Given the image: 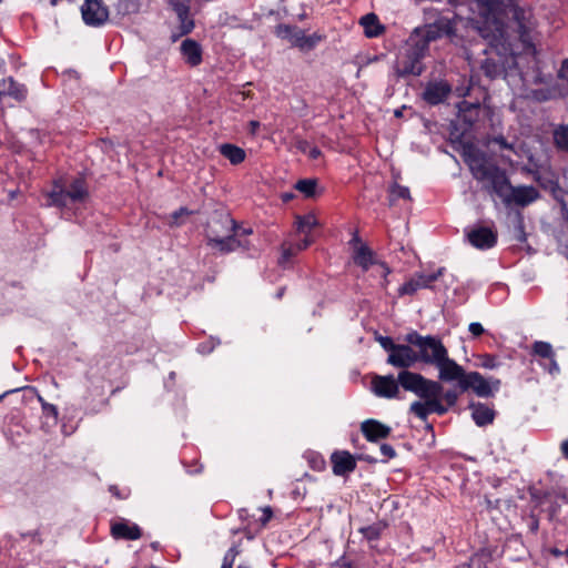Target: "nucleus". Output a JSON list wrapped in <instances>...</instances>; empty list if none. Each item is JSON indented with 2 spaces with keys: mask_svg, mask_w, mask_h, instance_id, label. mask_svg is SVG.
<instances>
[{
  "mask_svg": "<svg viewBox=\"0 0 568 568\" xmlns=\"http://www.w3.org/2000/svg\"><path fill=\"white\" fill-rule=\"evenodd\" d=\"M183 36L184 34H180V31L178 33L173 32L172 36H171V41L172 42H176Z\"/></svg>",
  "mask_w": 568,
  "mask_h": 568,
  "instance_id": "obj_56",
  "label": "nucleus"
},
{
  "mask_svg": "<svg viewBox=\"0 0 568 568\" xmlns=\"http://www.w3.org/2000/svg\"><path fill=\"white\" fill-rule=\"evenodd\" d=\"M262 516L260 517V523L262 526H266V524L272 519L273 517V509L271 506H265L261 508Z\"/></svg>",
  "mask_w": 568,
  "mask_h": 568,
  "instance_id": "obj_44",
  "label": "nucleus"
},
{
  "mask_svg": "<svg viewBox=\"0 0 568 568\" xmlns=\"http://www.w3.org/2000/svg\"><path fill=\"white\" fill-rule=\"evenodd\" d=\"M48 196L50 200L49 204L60 209L65 207L69 203H71L65 189L59 181L53 183V189L48 194Z\"/></svg>",
  "mask_w": 568,
  "mask_h": 568,
  "instance_id": "obj_28",
  "label": "nucleus"
},
{
  "mask_svg": "<svg viewBox=\"0 0 568 568\" xmlns=\"http://www.w3.org/2000/svg\"><path fill=\"white\" fill-rule=\"evenodd\" d=\"M39 400L41 403L43 417L50 420L53 425H55L59 417L58 407L53 404L47 403L41 396H39Z\"/></svg>",
  "mask_w": 568,
  "mask_h": 568,
  "instance_id": "obj_36",
  "label": "nucleus"
},
{
  "mask_svg": "<svg viewBox=\"0 0 568 568\" xmlns=\"http://www.w3.org/2000/svg\"><path fill=\"white\" fill-rule=\"evenodd\" d=\"M493 143L497 144L500 150H509L515 151V146L513 143H509L504 135L494 136L491 140Z\"/></svg>",
  "mask_w": 568,
  "mask_h": 568,
  "instance_id": "obj_42",
  "label": "nucleus"
},
{
  "mask_svg": "<svg viewBox=\"0 0 568 568\" xmlns=\"http://www.w3.org/2000/svg\"><path fill=\"white\" fill-rule=\"evenodd\" d=\"M469 244L478 250L485 251L497 244V232L488 226H474L465 230Z\"/></svg>",
  "mask_w": 568,
  "mask_h": 568,
  "instance_id": "obj_10",
  "label": "nucleus"
},
{
  "mask_svg": "<svg viewBox=\"0 0 568 568\" xmlns=\"http://www.w3.org/2000/svg\"><path fill=\"white\" fill-rule=\"evenodd\" d=\"M0 95H9L17 101H22L27 97V89L23 84L16 82L12 77H9L0 82Z\"/></svg>",
  "mask_w": 568,
  "mask_h": 568,
  "instance_id": "obj_24",
  "label": "nucleus"
},
{
  "mask_svg": "<svg viewBox=\"0 0 568 568\" xmlns=\"http://www.w3.org/2000/svg\"><path fill=\"white\" fill-rule=\"evenodd\" d=\"M452 92V87L446 81L429 82L424 92L423 99L430 105L443 103Z\"/></svg>",
  "mask_w": 568,
  "mask_h": 568,
  "instance_id": "obj_17",
  "label": "nucleus"
},
{
  "mask_svg": "<svg viewBox=\"0 0 568 568\" xmlns=\"http://www.w3.org/2000/svg\"><path fill=\"white\" fill-rule=\"evenodd\" d=\"M251 234H253V229L252 227H241L237 224V239H241L242 236H248Z\"/></svg>",
  "mask_w": 568,
  "mask_h": 568,
  "instance_id": "obj_49",
  "label": "nucleus"
},
{
  "mask_svg": "<svg viewBox=\"0 0 568 568\" xmlns=\"http://www.w3.org/2000/svg\"><path fill=\"white\" fill-rule=\"evenodd\" d=\"M531 353L534 356L547 361V363L544 364V368L547 369L550 374L559 373V365L555 358V352L550 343L544 341H536L532 344Z\"/></svg>",
  "mask_w": 568,
  "mask_h": 568,
  "instance_id": "obj_19",
  "label": "nucleus"
},
{
  "mask_svg": "<svg viewBox=\"0 0 568 568\" xmlns=\"http://www.w3.org/2000/svg\"><path fill=\"white\" fill-rule=\"evenodd\" d=\"M381 453L384 457V462H387L396 456V452H395L394 447L389 444H382Z\"/></svg>",
  "mask_w": 568,
  "mask_h": 568,
  "instance_id": "obj_43",
  "label": "nucleus"
},
{
  "mask_svg": "<svg viewBox=\"0 0 568 568\" xmlns=\"http://www.w3.org/2000/svg\"><path fill=\"white\" fill-rule=\"evenodd\" d=\"M416 37H409L403 52L396 59L395 73L399 78L418 77L424 71L423 59L427 52L422 44L415 42Z\"/></svg>",
  "mask_w": 568,
  "mask_h": 568,
  "instance_id": "obj_6",
  "label": "nucleus"
},
{
  "mask_svg": "<svg viewBox=\"0 0 568 568\" xmlns=\"http://www.w3.org/2000/svg\"><path fill=\"white\" fill-rule=\"evenodd\" d=\"M567 73H568V58L565 59L562 62H561V67H560V70L558 72V77L560 79H568L567 78Z\"/></svg>",
  "mask_w": 568,
  "mask_h": 568,
  "instance_id": "obj_48",
  "label": "nucleus"
},
{
  "mask_svg": "<svg viewBox=\"0 0 568 568\" xmlns=\"http://www.w3.org/2000/svg\"><path fill=\"white\" fill-rule=\"evenodd\" d=\"M478 365L486 369H494V368H497L500 365V363L496 355L483 354L479 356Z\"/></svg>",
  "mask_w": 568,
  "mask_h": 568,
  "instance_id": "obj_38",
  "label": "nucleus"
},
{
  "mask_svg": "<svg viewBox=\"0 0 568 568\" xmlns=\"http://www.w3.org/2000/svg\"><path fill=\"white\" fill-rule=\"evenodd\" d=\"M297 253V251L294 248L293 244H290L288 246L283 245L282 246V255L278 260L280 265L284 266L286 263L290 262L292 256H294Z\"/></svg>",
  "mask_w": 568,
  "mask_h": 568,
  "instance_id": "obj_41",
  "label": "nucleus"
},
{
  "mask_svg": "<svg viewBox=\"0 0 568 568\" xmlns=\"http://www.w3.org/2000/svg\"><path fill=\"white\" fill-rule=\"evenodd\" d=\"M194 214L193 211L189 210L187 207L185 206H181L180 209H178L176 211H174L171 215H170V226H180L183 224V221H181L180 219L182 216H190Z\"/></svg>",
  "mask_w": 568,
  "mask_h": 568,
  "instance_id": "obj_37",
  "label": "nucleus"
},
{
  "mask_svg": "<svg viewBox=\"0 0 568 568\" xmlns=\"http://www.w3.org/2000/svg\"><path fill=\"white\" fill-rule=\"evenodd\" d=\"M550 554L556 557V558H559V557H562L565 556V550H560L558 548H551L550 549Z\"/></svg>",
  "mask_w": 568,
  "mask_h": 568,
  "instance_id": "obj_54",
  "label": "nucleus"
},
{
  "mask_svg": "<svg viewBox=\"0 0 568 568\" xmlns=\"http://www.w3.org/2000/svg\"><path fill=\"white\" fill-rule=\"evenodd\" d=\"M304 457L313 470L323 471L326 468V462L322 454L310 450L305 453Z\"/></svg>",
  "mask_w": 568,
  "mask_h": 568,
  "instance_id": "obj_33",
  "label": "nucleus"
},
{
  "mask_svg": "<svg viewBox=\"0 0 568 568\" xmlns=\"http://www.w3.org/2000/svg\"><path fill=\"white\" fill-rule=\"evenodd\" d=\"M239 555V550L235 547H231L224 555L221 568H233L234 560Z\"/></svg>",
  "mask_w": 568,
  "mask_h": 568,
  "instance_id": "obj_40",
  "label": "nucleus"
},
{
  "mask_svg": "<svg viewBox=\"0 0 568 568\" xmlns=\"http://www.w3.org/2000/svg\"><path fill=\"white\" fill-rule=\"evenodd\" d=\"M361 430L364 437L372 443H377L381 439H385L392 433V428L389 426L373 418L364 420L361 425Z\"/></svg>",
  "mask_w": 568,
  "mask_h": 568,
  "instance_id": "obj_18",
  "label": "nucleus"
},
{
  "mask_svg": "<svg viewBox=\"0 0 568 568\" xmlns=\"http://www.w3.org/2000/svg\"><path fill=\"white\" fill-rule=\"evenodd\" d=\"M465 161L473 178L483 184V189L490 194H496L507 206L511 204L526 206L539 196L534 186H513L506 170L485 152L474 150L467 153Z\"/></svg>",
  "mask_w": 568,
  "mask_h": 568,
  "instance_id": "obj_1",
  "label": "nucleus"
},
{
  "mask_svg": "<svg viewBox=\"0 0 568 568\" xmlns=\"http://www.w3.org/2000/svg\"><path fill=\"white\" fill-rule=\"evenodd\" d=\"M375 339L382 348L388 352L387 364L403 369H408L417 362V352L413 349L410 344H396L392 337L377 335Z\"/></svg>",
  "mask_w": 568,
  "mask_h": 568,
  "instance_id": "obj_7",
  "label": "nucleus"
},
{
  "mask_svg": "<svg viewBox=\"0 0 568 568\" xmlns=\"http://www.w3.org/2000/svg\"><path fill=\"white\" fill-rule=\"evenodd\" d=\"M565 557H566V560L568 562V548L565 550Z\"/></svg>",
  "mask_w": 568,
  "mask_h": 568,
  "instance_id": "obj_64",
  "label": "nucleus"
},
{
  "mask_svg": "<svg viewBox=\"0 0 568 568\" xmlns=\"http://www.w3.org/2000/svg\"><path fill=\"white\" fill-rule=\"evenodd\" d=\"M530 524H529V528L531 530V532L536 534L538 531V528H539V520L536 516L531 515L530 516Z\"/></svg>",
  "mask_w": 568,
  "mask_h": 568,
  "instance_id": "obj_51",
  "label": "nucleus"
},
{
  "mask_svg": "<svg viewBox=\"0 0 568 568\" xmlns=\"http://www.w3.org/2000/svg\"><path fill=\"white\" fill-rule=\"evenodd\" d=\"M455 34L454 20L440 17L435 22L426 24L424 28H416L409 37H416L415 42L422 44L428 51L429 43L444 36L450 37Z\"/></svg>",
  "mask_w": 568,
  "mask_h": 568,
  "instance_id": "obj_8",
  "label": "nucleus"
},
{
  "mask_svg": "<svg viewBox=\"0 0 568 568\" xmlns=\"http://www.w3.org/2000/svg\"><path fill=\"white\" fill-rule=\"evenodd\" d=\"M552 140L557 150L568 152V124H558L552 131Z\"/></svg>",
  "mask_w": 568,
  "mask_h": 568,
  "instance_id": "obj_30",
  "label": "nucleus"
},
{
  "mask_svg": "<svg viewBox=\"0 0 568 568\" xmlns=\"http://www.w3.org/2000/svg\"><path fill=\"white\" fill-rule=\"evenodd\" d=\"M469 408L471 409V418L477 426L485 427L494 423L496 412L488 405L480 402L470 403Z\"/></svg>",
  "mask_w": 568,
  "mask_h": 568,
  "instance_id": "obj_21",
  "label": "nucleus"
},
{
  "mask_svg": "<svg viewBox=\"0 0 568 568\" xmlns=\"http://www.w3.org/2000/svg\"><path fill=\"white\" fill-rule=\"evenodd\" d=\"M468 331L473 335V337H479L485 333L483 325L478 322L470 323L468 326Z\"/></svg>",
  "mask_w": 568,
  "mask_h": 568,
  "instance_id": "obj_45",
  "label": "nucleus"
},
{
  "mask_svg": "<svg viewBox=\"0 0 568 568\" xmlns=\"http://www.w3.org/2000/svg\"><path fill=\"white\" fill-rule=\"evenodd\" d=\"M385 528L386 524L378 521L368 526L361 527L358 532H361L367 541H375L381 538Z\"/></svg>",
  "mask_w": 568,
  "mask_h": 568,
  "instance_id": "obj_32",
  "label": "nucleus"
},
{
  "mask_svg": "<svg viewBox=\"0 0 568 568\" xmlns=\"http://www.w3.org/2000/svg\"><path fill=\"white\" fill-rule=\"evenodd\" d=\"M479 114V105L463 101L459 104L458 120L465 124L464 131L470 130Z\"/></svg>",
  "mask_w": 568,
  "mask_h": 568,
  "instance_id": "obj_23",
  "label": "nucleus"
},
{
  "mask_svg": "<svg viewBox=\"0 0 568 568\" xmlns=\"http://www.w3.org/2000/svg\"><path fill=\"white\" fill-rule=\"evenodd\" d=\"M317 225V219L314 214L297 216L296 229L300 233L308 234Z\"/></svg>",
  "mask_w": 568,
  "mask_h": 568,
  "instance_id": "obj_34",
  "label": "nucleus"
},
{
  "mask_svg": "<svg viewBox=\"0 0 568 568\" xmlns=\"http://www.w3.org/2000/svg\"><path fill=\"white\" fill-rule=\"evenodd\" d=\"M484 74L490 80L497 79L505 74V65L499 60L486 58L480 65Z\"/></svg>",
  "mask_w": 568,
  "mask_h": 568,
  "instance_id": "obj_29",
  "label": "nucleus"
},
{
  "mask_svg": "<svg viewBox=\"0 0 568 568\" xmlns=\"http://www.w3.org/2000/svg\"><path fill=\"white\" fill-rule=\"evenodd\" d=\"M236 568H250V567L246 565H239Z\"/></svg>",
  "mask_w": 568,
  "mask_h": 568,
  "instance_id": "obj_63",
  "label": "nucleus"
},
{
  "mask_svg": "<svg viewBox=\"0 0 568 568\" xmlns=\"http://www.w3.org/2000/svg\"><path fill=\"white\" fill-rule=\"evenodd\" d=\"M84 23L90 27H100L109 19V9L102 0H85L81 7Z\"/></svg>",
  "mask_w": 568,
  "mask_h": 568,
  "instance_id": "obj_11",
  "label": "nucleus"
},
{
  "mask_svg": "<svg viewBox=\"0 0 568 568\" xmlns=\"http://www.w3.org/2000/svg\"><path fill=\"white\" fill-rule=\"evenodd\" d=\"M352 260L363 272H367L373 265H379L384 270L385 284L387 283L390 268L385 262L376 260L375 252L368 245L356 247V250L352 252Z\"/></svg>",
  "mask_w": 568,
  "mask_h": 568,
  "instance_id": "obj_12",
  "label": "nucleus"
},
{
  "mask_svg": "<svg viewBox=\"0 0 568 568\" xmlns=\"http://www.w3.org/2000/svg\"><path fill=\"white\" fill-rule=\"evenodd\" d=\"M219 152L233 165L241 164L246 158V153L242 148L231 143L221 144Z\"/></svg>",
  "mask_w": 568,
  "mask_h": 568,
  "instance_id": "obj_26",
  "label": "nucleus"
},
{
  "mask_svg": "<svg viewBox=\"0 0 568 568\" xmlns=\"http://www.w3.org/2000/svg\"><path fill=\"white\" fill-rule=\"evenodd\" d=\"M173 10L180 22L178 28L180 30V34H190L195 28L194 19L191 17L190 7L184 2H176L173 6Z\"/></svg>",
  "mask_w": 568,
  "mask_h": 568,
  "instance_id": "obj_22",
  "label": "nucleus"
},
{
  "mask_svg": "<svg viewBox=\"0 0 568 568\" xmlns=\"http://www.w3.org/2000/svg\"><path fill=\"white\" fill-rule=\"evenodd\" d=\"M239 515H240V518H244V517L248 516L246 509H240Z\"/></svg>",
  "mask_w": 568,
  "mask_h": 568,
  "instance_id": "obj_60",
  "label": "nucleus"
},
{
  "mask_svg": "<svg viewBox=\"0 0 568 568\" xmlns=\"http://www.w3.org/2000/svg\"><path fill=\"white\" fill-rule=\"evenodd\" d=\"M293 197V194H285L283 196V199L286 201V200H291Z\"/></svg>",
  "mask_w": 568,
  "mask_h": 568,
  "instance_id": "obj_62",
  "label": "nucleus"
},
{
  "mask_svg": "<svg viewBox=\"0 0 568 568\" xmlns=\"http://www.w3.org/2000/svg\"><path fill=\"white\" fill-rule=\"evenodd\" d=\"M71 203H81L89 196L88 186L83 178L74 179L65 190Z\"/></svg>",
  "mask_w": 568,
  "mask_h": 568,
  "instance_id": "obj_25",
  "label": "nucleus"
},
{
  "mask_svg": "<svg viewBox=\"0 0 568 568\" xmlns=\"http://www.w3.org/2000/svg\"><path fill=\"white\" fill-rule=\"evenodd\" d=\"M562 456L568 459V439L564 440L560 445Z\"/></svg>",
  "mask_w": 568,
  "mask_h": 568,
  "instance_id": "obj_52",
  "label": "nucleus"
},
{
  "mask_svg": "<svg viewBox=\"0 0 568 568\" xmlns=\"http://www.w3.org/2000/svg\"><path fill=\"white\" fill-rule=\"evenodd\" d=\"M359 23L364 28V33L367 38H376L384 31V27L379 23L375 13L363 16Z\"/></svg>",
  "mask_w": 568,
  "mask_h": 568,
  "instance_id": "obj_27",
  "label": "nucleus"
},
{
  "mask_svg": "<svg viewBox=\"0 0 568 568\" xmlns=\"http://www.w3.org/2000/svg\"><path fill=\"white\" fill-rule=\"evenodd\" d=\"M440 275L442 270L430 274L416 273L412 278L398 287V296L414 295L422 288H429Z\"/></svg>",
  "mask_w": 568,
  "mask_h": 568,
  "instance_id": "obj_13",
  "label": "nucleus"
},
{
  "mask_svg": "<svg viewBox=\"0 0 568 568\" xmlns=\"http://www.w3.org/2000/svg\"><path fill=\"white\" fill-rule=\"evenodd\" d=\"M308 145H310V144H308V142H307V141H305V140H302V141H298V142H297V149H298L300 151H302L303 153H306V152H307Z\"/></svg>",
  "mask_w": 568,
  "mask_h": 568,
  "instance_id": "obj_53",
  "label": "nucleus"
},
{
  "mask_svg": "<svg viewBox=\"0 0 568 568\" xmlns=\"http://www.w3.org/2000/svg\"><path fill=\"white\" fill-rule=\"evenodd\" d=\"M311 243H312V240L308 239V236L306 235L303 240H300L296 243H292V244L297 252H301V251L307 248L311 245Z\"/></svg>",
  "mask_w": 568,
  "mask_h": 568,
  "instance_id": "obj_47",
  "label": "nucleus"
},
{
  "mask_svg": "<svg viewBox=\"0 0 568 568\" xmlns=\"http://www.w3.org/2000/svg\"><path fill=\"white\" fill-rule=\"evenodd\" d=\"M397 376L399 386L423 399L413 402L409 407V413L423 422H426L430 414L438 416L447 414L458 402L457 389L444 390L442 381L428 379L408 369L400 371Z\"/></svg>",
  "mask_w": 568,
  "mask_h": 568,
  "instance_id": "obj_2",
  "label": "nucleus"
},
{
  "mask_svg": "<svg viewBox=\"0 0 568 568\" xmlns=\"http://www.w3.org/2000/svg\"><path fill=\"white\" fill-rule=\"evenodd\" d=\"M457 369H453L445 382H457L455 387L458 392V396L462 393L471 389L478 397L489 398L494 397L500 388L501 382L499 378L489 377L485 378L478 372H466L465 368L457 364Z\"/></svg>",
  "mask_w": 568,
  "mask_h": 568,
  "instance_id": "obj_5",
  "label": "nucleus"
},
{
  "mask_svg": "<svg viewBox=\"0 0 568 568\" xmlns=\"http://www.w3.org/2000/svg\"><path fill=\"white\" fill-rule=\"evenodd\" d=\"M515 232H516L515 237H516V240L518 242H520V243L526 242L527 235H526V232H525L524 217L519 213L516 216Z\"/></svg>",
  "mask_w": 568,
  "mask_h": 568,
  "instance_id": "obj_39",
  "label": "nucleus"
},
{
  "mask_svg": "<svg viewBox=\"0 0 568 568\" xmlns=\"http://www.w3.org/2000/svg\"><path fill=\"white\" fill-rule=\"evenodd\" d=\"M284 293H285V287L284 286L280 287L277 293H276V298H278V300L282 298Z\"/></svg>",
  "mask_w": 568,
  "mask_h": 568,
  "instance_id": "obj_58",
  "label": "nucleus"
},
{
  "mask_svg": "<svg viewBox=\"0 0 568 568\" xmlns=\"http://www.w3.org/2000/svg\"><path fill=\"white\" fill-rule=\"evenodd\" d=\"M322 155V151L317 146H313L308 150V158L312 160H316Z\"/></svg>",
  "mask_w": 568,
  "mask_h": 568,
  "instance_id": "obj_50",
  "label": "nucleus"
},
{
  "mask_svg": "<svg viewBox=\"0 0 568 568\" xmlns=\"http://www.w3.org/2000/svg\"><path fill=\"white\" fill-rule=\"evenodd\" d=\"M333 474L336 476H346L356 468L355 457L347 450H335L331 455Z\"/></svg>",
  "mask_w": 568,
  "mask_h": 568,
  "instance_id": "obj_16",
  "label": "nucleus"
},
{
  "mask_svg": "<svg viewBox=\"0 0 568 568\" xmlns=\"http://www.w3.org/2000/svg\"><path fill=\"white\" fill-rule=\"evenodd\" d=\"M206 245L227 254L239 248L250 250L247 240L237 239V222L229 214H219L207 224L205 231Z\"/></svg>",
  "mask_w": 568,
  "mask_h": 568,
  "instance_id": "obj_4",
  "label": "nucleus"
},
{
  "mask_svg": "<svg viewBox=\"0 0 568 568\" xmlns=\"http://www.w3.org/2000/svg\"><path fill=\"white\" fill-rule=\"evenodd\" d=\"M372 388L378 397L395 398L399 392L398 377L395 378L393 375H377L372 381Z\"/></svg>",
  "mask_w": 568,
  "mask_h": 568,
  "instance_id": "obj_14",
  "label": "nucleus"
},
{
  "mask_svg": "<svg viewBox=\"0 0 568 568\" xmlns=\"http://www.w3.org/2000/svg\"><path fill=\"white\" fill-rule=\"evenodd\" d=\"M295 190L301 192L306 199H313L317 195V180L316 179H302L295 185Z\"/></svg>",
  "mask_w": 568,
  "mask_h": 568,
  "instance_id": "obj_31",
  "label": "nucleus"
},
{
  "mask_svg": "<svg viewBox=\"0 0 568 568\" xmlns=\"http://www.w3.org/2000/svg\"><path fill=\"white\" fill-rule=\"evenodd\" d=\"M61 0H50V4L55 7Z\"/></svg>",
  "mask_w": 568,
  "mask_h": 568,
  "instance_id": "obj_61",
  "label": "nucleus"
},
{
  "mask_svg": "<svg viewBox=\"0 0 568 568\" xmlns=\"http://www.w3.org/2000/svg\"><path fill=\"white\" fill-rule=\"evenodd\" d=\"M397 199L410 200V191L407 186L394 183L389 187L390 204H393Z\"/></svg>",
  "mask_w": 568,
  "mask_h": 568,
  "instance_id": "obj_35",
  "label": "nucleus"
},
{
  "mask_svg": "<svg viewBox=\"0 0 568 568\" xmlns=\"http://www.w3.org/2000/svg\"><path fill=\"white\" fill-rule=\"evenodd\" d=\"M110 491L112 493V495L116 496L120 498V493H119V489L116 486H111L110 487Z\"/></svg>",
  "mask_w": 568,
  "mask_h": 568,
  "instance_id": "obj_57",
  "label": "nucleus"
},
{
  "mask_svg": "<svg viewBox=\"0 0 568 568\" xmlns=\"http://www.w3.org/2000/svg\"><path fill=\"white\" fill-rule=\"evenodd\" d=\"M519 28H520V37L523 40H525L526 29H525L524 24H521V23H519Z\"/></svg>",
  "mask_w": 568,
  "mask_h": 568,
  "instance_id": "obj_59",
  "label": "nucleus"
},
{
  "mask_svg": "<svg viewBox=\"0 0 568 568\" xmlns=\"http://www.w3.org/2000/svg\"><path fill=\"white\" fill-rule=\"evenodd\" d=\"M275 34L281 39L288 40L293 47L302 51L313 50L321 40V37L316 34L307 36L301 28L284 23L276 26Z\"/></svg>",
  "mask_w": 568,
  "mask_h": 568,
  "instance_id": "obj_9",
  "label": "nucleus"
},
{
  "mask_svg": "<svg viewBox=\"0 0 568 568\" xmlns=\"http://www.w3.org/2000/svg\"><path fill=\"white\" fill-rule=\"evenodd\" d=\"M349 246L352 247L353 252L356 250V247L361 245H367L364 243L358 234V231H355L352 235V239L348 242Z\"/></svg>",
  "mask_w": 568,
  "mask_h": 568,
  "instance_id": "obj_46",
  "label": "nucleus"
},
{
  "mask_svg": "<svg viewBox=\"0 0 568 568\" xmlns=\"http://www.w3.org/2000/svg\"><path fill=\"white\" fill-rule=\"evenodd\" d=\"M111 536L121 540H138L142 536L141 528L128 519L121 518L111 523Z\"/></svg>",
  "mask_w": 568,
  "mask_h": 568,
  "instance_id": "obj_15",
  "label": "nucleus"
},
{
  "mask_svg": "<svg viewBox=\"0 0 568 568\" xmlns=\"http://www.w3.org/2000/svg\"><path fill=\"white\" fill-rule=\"evenodd\" d=\"M405 342L417 348L418 362L435 366L438 369V379L445 382L453 369H457L456 361L449 358L448 349L440 337L436 335H420L417 331L408 332Z\"/></svg>",
  "mask_w": 568,
  "mask_h": 568,
  "instance_id": "obj_3",
  "label": "nucleus"
},
{
  "mask_svg": "<svg viewBox=\"0 0 568 568\" xmlns=\"http://www.w3.org/2000/svg\"><path fill=\"white\" fill-rule=\"evenodd\" d=\"M180 50L182 58L190 67L194 68L202 63L203 49L197 41L187 38L182 41Z\"/></svg>",
  "mask_w": 568,
  "mask_h": 568,
  "instance_id": "obj_20",
  "label": "nucleus"
},
{
  "mask_svg": "<svg viewBox=\"0 0 568 568\" xmlns=\"http://www.w3.org/2000/svg\"><path fill=\"white\" fill-rule=\"evenodd\" d=\"M201 353H210L213 351V346H206V344H201L199 346Z\"/></svg>",
  "mask_w": 568,
  "mask_h": 568,
  "instance_id": "obj_55",
  "label": "nucleus"
}]
</instances>
